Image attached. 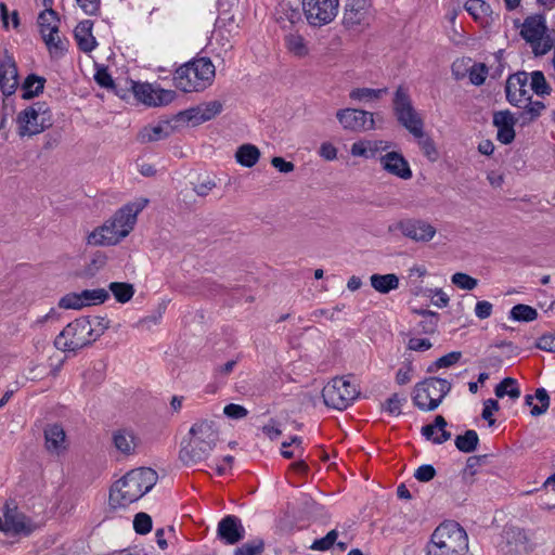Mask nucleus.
Segmentation results:
<instances>
[{"label":"nucleus","instance_id":"obj_1","mask_svg":"<svg viewBox=\"0 0 555 555\" xmlns=\"http://www.w3.org/2000/svg\"><path fill=\"white\" fill-rule=\"evenodd\" d=\"M218 441L216 422L199 420L191 426L188 438L182 441L179 459L188 466L201 463L210 456Z\"/></svg>","mask_w":555,"mask_h":555},{"label":"nucleus","instance_id":"obj_2","mask_svg":"<svg viewBox=\"0 0 555 555\" xmlns=\"http://www.w3.org/2000/svg\"><path fill=\"white\" fill-rule=\"evenodd\" d=\"M157 479V473L149 467L130 470L112 486L109 505L113 508L128 506L147 493L156 485Z\"/></svg>","mask_w":555,"mask_h":555},{"label":"nucleus","instance_id":"obj_3","mask_svg":"<svg viewBox=\"0 0 555 555\" xmlns=\"http://www.w3.org/2000/svg\"><path fill=\"white\" fill-rule=\"evenodd\" d=\"M426 555H465L468 535L455 520H444L433 531L425 545Z\"/></svg>","mask_w":555,"mask_h":555},{"label":"nucleus","instance_id":"obj_4","mask_svg":"<svg viewBox=\"0 0 555 555\" xmlns=\"http://www.w3.org/2000/svg\"><path fill=\"white\" fill-rule=\"evenodd\" d=\"M215 65L208 57H199L180 66L173 76L175 86L183 92H199L215 78Z\"/></svg>","mask_w":555,"mask_h":555},{"label":"nucleus","instance_id":"obj_5","mask_svg":"<svg viewBox=\"0 0 555 555\" xmlns=\"http://www.w3.org/2000/svg\"><path fill=\"white\" fill-rule=\"evenodd\" d=\"M94 341L89 318L81 317L64 327L55 337L54 346L61 351L76 353Z\"/></svg>","mask_w":555,"mask_h":555},{"label":"nucleus","instance_id":"obj_6","mask_svg":"<svg viewBox=\"0 0 555 555\" xmlns=\"http://www.w3.org/2000/svg\"><path fill=\"white\" fill-rule=\"evenodd\" d=\"M451 383L439 377H428L414 386L412 400L422 411H435L450 392Z\"/></svg>","mask_w":555,"mask_h":555},{"label":"nucleus","instance_id":"obj_7","mask_svg":"<svg viewBox=\"0 0 555 555\" xmlns=\"http://www.w3.org/2000/svg\"><path fill=\"white\" fill-rule=\"evenodd\" d=\"M393 112L398 121L415 138L424 137V122L412 104L409 90L398 87L393 96Z\"/></svg>","mask_w":555,"mask_h":555},{"label":"nucleus","instance_id":"obj_8","mask_svg":"<svg viewBox=\"0 0 555 555\" xmlns=\"http://www.w3.org/2000/svg\"><path fill=\"white\" fill-rule=\"evenodd\" d=\"M520 35L535 55H544L553 47L552 39L546 36L545 20L541 15L528 16L521 25Z\"/></svg>","mask_w":555,"mask_h":555},{"label":"nucleus","instance_id":"obj_9","mask_svg":"<svg viewBox=\"0 0 555 555\" xmlns=\"http://www.w3.org/2000/svg\"><path fill=\"white\" fill-rule=\"evenodd\" d=\"M358 396L354 385L344 377H335L330 380L322 390V398L325 405L336 409H347Z\"/></svg>","mask_w":555,"mask_h":555},{"label":"nucleus","instance_id":"obj_10","mask_svg":"<svg viewBox=\"0 0 555 555\" xmlns=\"http://www.w3.org/2000/svg\"><path fill=\"white\" fill-rule=\"evenodd\" d=\"M301 5L307 23L313 27H322L337 16L339 0H302Z\"/></svg>","mask_w":555,"mask_h":555},{"label":"nucleus","instance_id":"obj_11","mask_svg":"<svg viewBox=\"0 0 555 555\" xmlns=\"http://www.w3.org/2000/svg\"><path fill=\"white\" fill-rule=\"evenodd\" d=\"M60 20L57 14L51 8L42 11L38 16V26L41 37L51 54H63L66 51V44L59 36Z\"/></svg>","mask_w":555,"mask_h":555},{"label":"nucleus","instance_id":"obj_12","mask_svg":"<svg viewBox=\"0 0 555 555\" xmlns=\"http://www.w3.org/2000/svg\"><path fill=\"white\" fill-rule=\"evenodd\" d=\"M36 529L33 520L20 512L16 506L7 503L0 516V531L7 535H29Z\"/></svg>","mask_w":555,"mask_h":555},{"label":"nucleus","instance_id":"obj_13","mask_svg":"<svg viewBox=\"0 0 555 555\" xmlns=\"http://www.w3.org/2000/svg\"><path fill=\"white\" fill-rule=\"evenodd\" d=\"M130 85L135 99L147 106L168 105L176 98V91L163 89L158 85L133 80L130 81Z\"/></svg>","mask_w":555,"mask_h":555},{"label":"nucleus","instance_id":"obj_14","mask_svg":"<svg viewBox=\"0 0 555 555\" xmlns=\"http://www.w3.org/2000/svg\"><path fill=\"white\" fill-rule=\"evenodd\" d=\"M388 232H400L412 241L425 243L435 236L436 228L422 219H405L390 224Z\"/></svg>","mask_w":555,"mask_h":555},{"label":"nucleus","instance_id":"obj_15","mask_svg":"<svg viewBox=\"0 0 555 555\" xmlns=\"http://www.w3.org/2000/svg\"><path fill=\"white\" fill-rule=\"evenodd\" d=\"M372 17L370 0H345L343 24L348 29L367 26Z\"/></svg>","mask_w":555,"mask_h":555},{"label":"nucleus","instance_id":"obj_16","mask_svg":"<svg viewBox=\"0 0 555 555\" xmlns=\"http://www.w3.org/2000/svg\"><path fill=\"white\" fill-rule=\"evenodd\" d=\"M146 204L147 199L127 204L117 210L112 220L108 221L113 225V229H115V231L119 234L121 240L131 232L137 222L138 214L146 206Z\"/></svg>","mask_w":555,"mask_h":555},{"label":"nucleus","instance_id":"obj_17","mask_svg":"<svg viewBox=\"0 0 555 555\" xmlns=\"http://www.w3.org/2000/svg\"><path fill=\"white\" fill-rule=\"evenodd\" d=\"M18 125V134L21 137H31L43 132L52 126V116L36 115L34 108H25L18 113L16 118Z\"/></svg>","mask_w":555,"mask_h":555},{"label":"nucleus","instance_id":"obj_18","mask_svg":"<svg viewBox=\"0 0 555 555\" xmlns=\"http://www.w3.org/2000/svg\"><path fill=\"white\" fill-rule=\"evenodd\" d=\"M340 125L352 131H364L374 128L373 114L363 109L344 108L336 113Z\"/></svg>","mask_w":555,"mask_h":555},{"label":"nucleus","instance_id":"obj_19","mask_svg":"<svg viewBox=\"0 0 555 555\" xmlns=\"http://www.w3.org/2000/svg\"><path fill=\"white\" fill-rule=\"evenodd\" d=\"M528 81L529 75L526 72H518L507 78L505 92L506 99L512 105L520 107L522 103L531 99Z\"/></svg>","mask_w":555,"mask_h":555},{"label":"nucleus","instance_id":"obj_20","mask_svg":"<svg viewBox=\"0 0 555 555\" xmlns=\"http://www.w3.org/2000/svg\"><path fill=\"white\" fill-rule=\"evenodd\" d=\"M217 537L227 545H234L245 537L242 520L235 515H227L217 527Z\"/></svg>","mask_w":555,"mask_h":555},{"label":"nucleus","instance_id":"obj_21","mask_svg":"<svg viewBox=\"0 0 555 555\" xmlns=\"http://www.w3.org/2000/svg\"><path fill=\"white\" fill-rule=\"evenodd\" d=\"M519 121L518 114L514 115L509 111H500L493 115V125L498 128L496 138L503 144H509L515 139V124Z\"/></svg>","mask_w":555,"mask_h":555},{"label":"nucleus","instance_id":"obj_22","mask_svg":"<svg viewBox=\"0 0 555 555\" xmlns=\"http://www.w3.org/2000/svg\"><path fill=\"white\" fill-rule=\"evenodd\" d=\"M18 86V74L15 61L5 55L0 61V89L7 96L13 94Z\"/></svg>","mask_w":555,"mask_h":555},{"label":"nucleus","instance_id":"obj_23","mask_svg":"<svg viewBox=\"0 0 555 555\" xmlns=\"http://www.w3.org/2000/svg\"><path fill=\"white\" fill-rule=\"evenodd\" d=\"M382 167L389 173L408 180L412 171L406 159L398 152H389L380 157Z\"/></svg>","mask_w":555,"mask_h":555},{"label":"nucleus","instance_id":"obj_24","mask_svg":"<svg viewBox=\"0 0 555 555\" xmlns=\"http://www.w3.org/2000/svg\"><path fill=\"white\" fill-rule=\"evenodd\" d=\"M46 448L49 453L60 455L67 450L66 434L60 424L48 425L44 429Z\"/></svg>","mask_w":555,"mask_h":555},{"label":"nucleus","instance_id":"obj_25","mask_svg":"<svg viewBox=\"0 0 555 555\" xmlns=\"http://www.w3.org/2000/svg\"><path fill=\"white\" fill-rule=\"evenodd\" d=\"M220 101H210L185 111L186 118L195 125L208 121L222 112Z\"/></svg>","mask_w":555,"mask_h":555},{"label":"nucleus","instance_id":"obj_26","mask_svg":"<svg viewBox=\"0 0 555 555\" xmlns=\"http://www.w3.org/2000/svg\"><path fill=\"white\" fill-rule=\"evenodd\" d=\"M448 423L442 415H437L433 424L422 427L421 434L435 444H442L451 439V433L446 429Z\"/></svg>","mask_w":555,"mask_h":555},{"label":"nucleus","instance_id":"obj_27","mask_svg":"<svg viewBox=\"0 0 555 555\" xmlns=\"http://www.w3.org/2000/svg\"><path fill=\"white\" fill-rule=\"evenodd\" d=\"M115 448L124 455H131L135 452L140 439L132 429L119 428L112 436Z\"/></svg>","mask_w":555,"mask_h":555},{"label":"nucleus","instance_id":"obj_28","mask_svg":"<svg viewBox=\"0 0 555 555\" xmlns=\"http://www.w3.org/2000/svg\"><path fill=\"white\" fill-rule=\"evenodd\" d=\"M120 241L121 237L108 221L102 227L96 228L87 237V243L94 246L116 245Z\"/></svg>","mask_w":555,"mask_h":555},{"label":"nucleus","instance_id":"obj_29","mask_svg":"<svg viewBox=\"0 0 555 555\" xmlns=\"http://www.w3.org/2000/svg\"><path fill=\"white\" fill-rule=\"evenodd\" d=\"M93 22L81 21L74 30V36L79 49L83 52H91L96 47L95 38L92 35Z\"/></svg>","mask_w":555,"mask_h":555},{"label":"nucleus","instance_id":"obj_30","mask_svg":"<svg viewBox=\"0 0 555 555\" xmlns=\"http://www.w3.org/2000/svg\"><path fill=\"white\" fill-rule=\"evenodd\" d=\"M172 132V126L169 121H162L157 125H150L144 127L138 134V140L141 143H149L160 141L168 138Z\"/></svg>","mask_w":555,"mask_h":555},{"label":"nucleus","instance_id":"obj_31","mask_svg":"<svg viewBox=\"0 0 555 555\" xmlns=\"http://www.w3.org/2000/svg\"><path fill=\"white\" fill-rule=\"evenodd\" d=\"M550 396L544 388H538L534 396H525V404L531 406L530 414L532 416H540L546 413L550 406Z\"/></svg>","mask_w":555,"mask_h":555},{"label":"nucleus","instance_id":"obj_32","mask_svg":"<svg viewBox=\"0 0 555 555\" xmlns=\"http://www.w3.org/2000/svg\"><path fill=\"white\" fill-rule=\"evenodd\" d=\"M370 282L371 286L380 294H388L399 287V278L395 273L372 274Z\"/></svg>","mask_w":555,"mask_h":555},{"label":"nucleus","instance_id":"obj_33","mask_svg":"<svg viewBox=\"0 0 555 555\" xmlns=\"http://www.w3.org/2000/svg\"><path fill=\"white\" fill-rule=\"evenodd\" d=\"M260 158L259 149L250 143H245L238 146L235 152L236 162L244 167L251 168Z\"/></svg>","mask_w":555,"mask_h":555},{"label":"nucleus","instance_id":"obj_34","mask_svg":"<svg viewBox=\"0 0 555 555\" xmlns=\"http://www.w3.org/2000/svg\"><path fill=\"white\" fill-rule=\"evenodd\" d=\"M454 443L459 451L463 453H472L478 447L479 437L476 430L468 429L463 435L456 436Z\"/></svg>","mask_w":555,"mask_h":555},{"label":"nucleus","instance_id":"obj_35","mask_svg":"<svg viewBox=\"0 0 555 555\" xmlns=\"http://www.w3.org/2000/svg\"><path fill=\"white\" fill-rule=\"evenodd\" d=\"M524 104H525L524 111L517 113L518 119H520V124L522 126L537 119L541 115L542 111L545 108V105L543 102L531 101V99Z\"/></svg>","mask_w":555,"mask_h":555},{"label":"nucleus","instance_id":"obj_36","mask_svg":"<svg viewBox=\"0 0 555 555\" xmlns=\"http://www.w3.org/2000/svg\"><path fill=\"white\" fill-rule=\"evenodd\" d=\"M107 257L105 254L101 251H96L93 254L89 262H87L83 269L79 272V276L81 278H93L98 272H100L106 264Z\"/></svg>","mask_w":555,"mask_h":555},{"label":"nucleus","instance_id":"obj_37","mask_svg":"<svg viewBox=\"0 0 555 555\" xmlns=\"http://www.w3.org/2000/svg\"><path fill=\"white\" fill-rule=\"evenodd\" d=\"M494 393L498 398L508 396L511 399L516 400L520 397V389L515 378L505 377L495 386Z\"/></svg>","mask_w":555,"mask_h":555},{"label":"nucleus","instance_id":"obj_38","mask_svg":"<svg viewBox=\"0 0 555 555\" xmlns=\"http://www.w3.org/2000/svg\"><path fill=\"white\" fill-rule=\"evenodd\" d=\"M46 79L43 77L31 74L27 76L23 83V98L31 99L34 96L39 95L44 88Z\"/></svg>","mask_w":555,"mask_h":555},{"label":"nucleus","instance_id":"obj_39","mask_svg":"<svg viewBox=\"0 0 555 555\" xmlns=\"http://www.w3.org/2000/svg\"><path fill=\"white\" fill-rule=\"evenodd\" d=\"M285 44L287 50L295 56L304 57L309 53L306 40L299 34H289L285 36Z\"/></svg>","mask_w":555,"mask_h":555},{"label":"nucleus","instance_id":"obj_40","mask_svg":"<svg viewBox=\"0 0 555 555\" xmlns=\"http://www.w3.org/2000/svg\"><path fill=\"white\" fill-rule=\"evenodd\" d=\"M108 289L118 302H128L134 294L133 285L125 282H112Z\"/></svg>","mask_w":555,"mask_h":555},{"label":"nucleus","instance_id":"obj_41","mask_svg":"<svg viewBox=\"0 0 555 555\" xmlns=\"http://www.w3.org/2000/svg\"><path fill=\"white\" fill-rule=\"evenodd\" d=\"M387 93V88L372 89V88H356L350 91L349 98L353 101H374L380 99Z\"/></svg>","mask_w":555,"mask_h":555},{"label":"nucleus","instance_id":"obj_42","mask_svg":"<svg viewBox=\"0 0 555 555\" xmlns=\"http://www.w3.org/2000/svg\"><path fill=\"white\" fill-rule=\"evenodd\" d=\"M422 320L417 323V332L421 334H434L437 331L439 314L433 311H422Z\"/></svg>","mask_w":555,"mask_h":555},{"label":"nucleus","instance_id":"obj_43","mask_svg":"<svg viewBox=\"0 0 555 555\" xmlns=\"http://www.w3.org/2000/svg\"><path fill=\"white\" fill-rule=\"evenodd\" d=\"M537 95L543 96L551 93V87L547 83L544 74L540 70H534L530 74V88Z\"/></svg>","mask_w":555,"mask_h":555},{"label":"nucleus","instance_id":"obj_44","mask_svg":"<svg viewBox=\"0 0 555 555\" xmlns=\"http://www.w3.org/2000/svg\"><path fill=\"white\" fill-rule=\"evenodd\" d=\"M509 318L520 322H531L538 318V312L534 308L528 305H516L509 312Z\"/></svg>","mask_w":555,"mask_h":555},{"label":"nucleus","instance_id":"obj_45","mask_svg":"<svg viewBox=\"0 0 555 555\" xmlns=\"http://www.w3.org/2000/svg\"><path fill=\"white\" fill-rule=\"evenodd\" d=\"M109 297V294L104 288L85 289L81 292V298L83 299L85 306L100 305L105 302Z\"/></svg>","mask_w":555,"mask_h":555},{"label":"nucleus","instance_id":"obj_46","mask_svg":"<svg viewBox=\"0 0 555 555\" xmlns=\"http://www.w3.org/2000/svg\"><path fill=\"white\" fill-rule=\"evenodd\" d=\"M464 8L475 20L486 16L490 10V5L483 0H467Z\"/></svg>","mask_w":555,"mask_h":555},{"label":"nucleus","instance_id":"obj_47","mask_svg":"<svg viewBox=\"0 0 555 555\" xmlns=\"http://www.w3.org/2000/svg\"><path fill=\"white\" fill-rule=\"evenodd\" d=\"M462 357L460 351H452L448 354H444L437 359L433 364H430L427 369V372L434 373L439 369L449 367L455 364Z\"/></svg>","mask_w":555,"mask_h":555},{"label":"nucleus","instance_id":"obj_48","mask_svg":"<svg viewBox=\"0 0 555 555\" xmlns=\"http://www.w3.org/2000/svg\"><path fill=\"white\" fill-rule=\"evenodd\" d=\"M264 543L261 539H256L243 544L234 551L233 555H261Z\"/></svg>","mask_w":555,"mask_h":555},{"label":"nucleus","instance_id":"obj_49","mask_svg":"<svg viewBox=\"0 0 555 555\" xmlns=\"http://www.w3.org/2000/svg\"><path fill=\"white\" fill-rule=\"evenodd\" d=\"M467 72L469 81L475 86H481L488 75V68L483 63H475Z\"/></svg>","mask_w":555,"mask_h":555},{"label":"nucleus","instance_id":"obj_50","mask_svg":"<svg viewBox=\"0 0 555 555\" xmlns=\"http://www.w3.org/2000/svg\"><path fill=\"white\" fill-rule=\"evenodd\" d=\"M59 307L62 309H81L85 306L80 293H69L63 296L59 301Z\"/></svg>","mask_w":555,"mask_h":555},{"label":"nucleus","instance_id":"obj_51","mask_svg":"<svg viewBox=\"0 0 555 555\" xmlns=\"http://www.w3.org/2000/svg\"><path fill=\"white\" fill-rule=\"evenodd\" d=\"M133 529L138 534H146L152 530V518L146 513H138L133 519Z\"/></svg>","mask_w":555,"mask_h":555},{"label":"nucleus","instance_id":"obj_52","mask_svg":"<svg viewBox=\"0 0 555 555\" xmlns=\"http://www.w3.org/2000/svg\"><path fill=\"white\" fill-rule=\"evenodd\" d=\"M451 281L454 285H456L461 289L472 291L474 289L478 281L470 275L462 272L454 273L451 278Z\"/></svg>","mask_w":555,"mask_h":555},{"label":"nucleus","instance_id":"obj_53","mask_svg":"<svg viewBox=\"0 0 555 555\" xmlns=\"http://www.w3.org/2000/svg\"><path fill=\"white\" fill-rule=\"evenodd\" d=\"M337 537L338 532L335 529H333L328 531L325 537L314 540L310 548L314 551H327L333 546Z\"/></svg>","mask_w":555,"mask_h":555},{"label":"nucleus","instance_id":"obj_54","mask_svg":"<svg viewBox=\"0 0 555 555\" xmlns=\"http://www.w3.org/2000/svg\"><path fill=\"white\" fill-rule=\"evenodd\" d=\"M90 321V325L92 328V334L94 339L96 340L99 337H101L105 330L108 328L109 321L103 317H88Z\"/></svg>","mask_w":555,"mask_h":555},{"label":"nucleus","instance_id":"obj_55","mask_svg":"<svg viewBox=\"0 0 555 555\" xmlns=\"http://www.w3.org/2000/svg\"><path fill=\"white\" fill-rule=\"evenodd\" d=\"M94 80L96 83L103 88L115 90L116 94L118 91L116 90L117 86L115 85L111 74L106 68L98 69L94 74Z\"/></svg>","mask_w":555,"mask_h":555},{"label":"nucleus","instance_id":"obj_56","mask_svg":"<svg viewBox=\"0 0 555 555\" xmlns=\"http://www.w3.org/2000/svg\"><path fill=\"white\" fill-rule=\"evenodd\" d=\"M403 401H405L404 398H400L398 393H393L386 400L383 409L391 415H399L401 414V406Z\"/></svg>","mask_w":555,"mask_h":555},{"label":"nucleus","instance_id":"obj_57","mask_svg":"<svg viewBox=\"0 0 555 555\" xmlns=\"http://www.w3.org/2000/svg\"><path fill=\"white\" fill-rule=\"evenodd\" d=\"M499 409V402L494 399H488L483 402L481 417L488 422L489 426H492L495 423V420L492 417V415L493 412L498 411Z\"/></svg>","mask_w":555,"mask_h":555},{"label":"nucleus","instance_id":"obj_58","mask_svg":"<svg viewBox=\"0 0 555 555\" xmlns=\"http://www.w3.org/2000/svg\"><path fill=\"white\" fill-rule=\"evenodd\" d=\"M436 469L430 464L421 465L414 473V477L416 480L421 482H428L433 480L436 476Z\"/></svg>","mask_w":555,"mask_h":555},{"label":"nucleus","instance_id":"obj_59","mask_svg":"<svg viewBox=\"0 0 555 555\" xmlns=\"http://www.w3.org/2000/svg\"><path fill=\"white\" fill-rule=\"evenodd\" d=\"M223 413L229 418L241 420V418H244L248 414V411L243 405H240L236 403H230L224 406Z\"/></svg>","mask_w":555,"mask_h":555},{"label":"nucleus","instance_id":"obj_60","mask_svg":"<svg viewBox=\"0 0 555 555\" xmlns=\"http://www.w3.org/2000/svg\"><path fill=\"white\" fill-rule=\"evenodd\" d=\"M76 2L88 15H95L100 11L101 0H76Z\"/></svg>","mask_w":555,"mask_h":555},{"label":"nucleus","instance_id":"obj_61","mask_svg":"<svg viewBox=\"0 0 555 555\" xmlns=\"http://www.w3.org/2000/svg\"><path fill=\"white\" fill-rule=\"evenodd\" d=\"M371 147L367 145V141H358L351 145V155L360 156L364 158H372Z\"/></svg>","mask_w":555,"mask_h":555},{"label":"nucleus","instance_id":"obj_62","mask_svg":"<svg viewBox=\"0 0 555 555\" xmlns=\"http://www.w3.org/2000/svg\"><path fill=\"white\" fill-rule=\"evenodd\" d=\"M433 347V344L427 338L412 337L409 339L408 348L413 351H426Z\"/></svg>","mask_w":555,"mask_h":555},{"label":"nucleus","instance_id":"obj_63","mask_svg":"<svg viewBox=\"0 0 555 555\" xmlns=\"http://www.w3.org/2000/svg\"><path fill=\"white\" fill-rule=\"evenodd\" d=\"M271 165L278 169L280 172L288 173L292 172L295 168V165L292 162L285 160L283 157L275 156L271 159Z\"/></svg>","mask_w":555,"mask_h":555},{"label":"nucleus","instance_id":"obj_64","mask_svg":"<svg viewBox=\"0 0 555 555\" xmlns=\"http://www.w3.org/2000/svg\"><path fill=\"white\" fill-rule=\"evenodd\" d=\"M537 347L544 351L555 352V336L542 335L537 341Z\"/></svg>","mask_w":555,"mask_h":555}]
</instances>
